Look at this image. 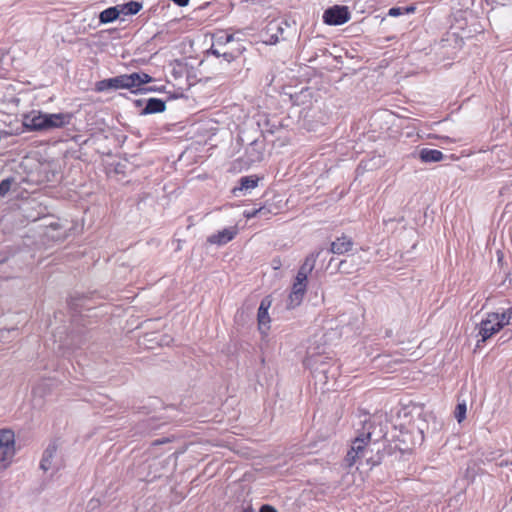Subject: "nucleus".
Returning <instances> with one entry per match:
<instances>
[{
	"mask_svg": "<svg viewBox=\"0 0 512 512\" xmlns=\"http://www.w3.org/2000/svg\"><path fill=\"white\" fill-rule=\"evenodd\" d=\"M371 426L370 422L366 423L364 431L359 433L352 441L345 458L348 466H353L357 463L374 466L379 463V449H376L377 442L372 440Z\"/></svg>",
	"mask_w": 512,
	"mask_h": 512,
	"instance_id": "obj_1",
	"label": "nucleus"
},
{
	"mask_svg": "<svg viewBox=\"0 0 512 512\" xmlns=\"http://www.w3.org/2000/svg\"><path fill=\"white\" fill-rule=\"evenodd\" d=\"M319 253L320 252L309 254L299 268L287 298L288 309H294L302 303L307 291L308 276L315 267Z\"/></svg>",
	"mask_w": 512,
	"mask_h": 512,
	"instance_id": "obj_2",
	"label": "nucleus"
},
{
	"mask_svg": "<svg viewBox=\"0 0 512 512\" xmlns=\"http://www.w3.org/2000/svg\"><path fill=\"white\" fill-rule=\"evenodd\" d=\"M508 325H512V307L502 312L488 313L478 326L480 339L477 346H479V342H485Z\"/></svg>",
	"mask_w": 512,
	"mask_h": 512,
	"instance_id": "obj_3",
	"label": "nucleus"
},
{
	"mask_svg": "<svg viewBox=\"0 0 512 512\" xmlns=\"http://www.w3.org/2000/svg\"><path fill=\"white\" fill-rule=\"evenodd\" d=\"M19 449L15 432L10 428L0 429V473L13 465Z\"/></svg>",
	"mask_w": 512,
	"mask_h": 512,
	"instance_id": "obj_4",
	"label": "nucleus"
},
{
	"mask_svg": "<svg viewBox=\"0 0 512 512\" xmlns=\"http://www.w3.org/2000/svg\"><path fill=\"white\" fill-rule=\"evenodd\" d=\"M272 306V298L266 296L260 302V306L257 311V323L258 330L262 336H267L271 328V317L269 315V309Z\"/></svg>",
	"mask_w": 512,
	"mask_h": 512,
	"instance_id": "obj_5",
	"label": "nucleus"
},
{
	"mask_svg": "<svg viewBox=\"0 0 512 512\" xmlns=\"http://www.w3.org/2000/svg\"><path fill=\"white\" fill-rule=\"evenodd\" d=\"M350 13L346 6L335 5L327 9L323 14V21L328 25H342L349 21Z\"/></svg>",
	"mask_w": 512,
	"mask_h": 512,
	"instance_id": "obj_6",
	"label": "nucleus"
},
{
	"mask_svg": "<svg viewBox=\"0 0 512 512\" xmlns=\"http://www.w3.org/2000/svg\"><path fill=\"white\" fill-rule=\"evenodd\" d=\"M22 123L29 131H45V113L32 110L23 115Z\"/></svg>",
	"mask_w": 512,
	"mask_h": 512,
	"instance_id": "obj_7",
	"label": "nucleus"
},
{
	"mask_svg": "<svg viewBox=\"0 0 512 512\" xmlns=\"http://www.w3.org/2000/svg\"><path fill=\"white\" fill-rule=\"evenodd\" d=\"M73 114L69 112L45 113V131L63 128L72 121Z\"/></svg>",
	"mask_w": 512,
	"mask_h": 512,
	"instance_id": "obj_8",
	"label": "nucleus"
},
{
	"mask_svg": "<svg viewBox=\"0 0 512 512\" xmlns=\"http://www.w3.org/2000/svg\"><path fill=\"white\" fill-rule=\"evenodd\" d=\"M238 234V228L236 226L224 228L207 238V243L211 245L223 246L228 242L232 241Z\"/></svg>",
	"mask_w": 512,
	"mask_h": 512,
	"instance_id": "obj_9",
	"label": "nucleus"
},
{
	"mask_svg": "<svg viewBox=\"0 0 512 512\" xmlns=\"http://www.w3.org/2000/svg\"><path fill=\"white\" fill-rule=\"evenodd\" d=\"M128 89H138L142 85L150 83L152 77L144 72L126 74Z\"/></svg>",
	"mask_w": 512,
	"mask_h": 512,
	"instance_id": "obj_10",
	"label": "nucleus"
},
{
	"mask_svg": "<svg viewBox=\"0 0 512 512\" xmlns=\"http://www.w3.org/2000/svg\"><path fill=\"white\" fill-rule=\"evenodd\" d=\"M353 243L347 236H341L331 243V252L344 254L352 249Z\"/></svg>",
	"mask_w": 512,
	"mask_h": 512,
	"instance_id": "obj_11",
	"label": "nucleus"
},
{
	"mask_svg": "<svg viewBox=\"0 0 512 512\" xmlns=\"http://www.w3.org/2000/svg\"><path fill=\"white\" fill-rule=\"evenodd\" d=\"M419 158L422 162H440L444 159V154L437 149L423 148L419 152Z\"/></svg>",
	"mask_w": 512,
	"mask_h": 512,
	"instance_id": "obj_12",
	"label": "nucleus"
},
{
	"mask_svg": "<svg viewBox=\"0 0 512 512\" xmlns=\"http://www.w3.org/2000/svg\"><path fill=\"white\" fill-rule=\"evenodd\" d=\"M259 178L256 176H245L240 179V186L235 187L233 189V193L236 194L237 191H248L250 189H254L258 185Z\"/></svg>",
	"mask_w": 512,
	"mask_h": 512,
	"instance_id": "obj_13",
	"label": "nucleus"
},
{
	"mask_svg": "<svg viewBox=\"0 0 512 512\" xmlns=\"http://www.w3.org/2000/svg\"><path fill=\"white\" fill-rule=\"evenodd\" d=\"M117 6L120 11V15L124 16L135 15L142 9V4L137 1H130Z\"/></svg>",
	"mask_w": 512,
	"mask_h": 512,
	"instance_id": "obj_14",
	"label": "nucleus"
},
{
	"mask_svg": "<svg viewBox=\"0 0 512 512\" xmlns=\"http://www.w3.org/2000/svg\"><path fill=\"white\" fill-rule=\"evenodd\" d=\"M120 11L118 9V6H113L105 9L102 11L99 15V20L101 23L107 24L115 21L120 17Z\"/></svg>",
	"mask_w": 512,
	"mask_h": 512,
	"instance_id": "obj_15",
	"label": "nucleus"
},
{
	"mask_svg": "<svg viewBox=\"0 0 512 512\" xmlns=\"http://www.w3.org/2000/svg\"><path fill=\"white\" fill-rule=\"evenodd\" d=\"M165 110V103L157 98H151L148 100L146 107L144 108L145 114L160 113Z\"/></svg>",
	"mask_w": 512,
	"mask_h": 512,
	"instance_id": "obj_16",
	"label": "nucleus"
},
{
	"mask_svg": "<svg viewBox=\"0 0 512 512\" xmlns=\"http://www.w3.org/2000/svg\"><path fill=\"white\" fill-rule=\"evenodd\" d=\"M54 454H55L54 449H47L44 452L43 458L40 462V467L42 470L48 471L52 468V461H53Z\"/></svg>",
	"mask_w": 512,
	"mask_h": 512,
	"instance_id": "obj_17",
	"label": "nucleus"
},
{
	"mask_svg": "<svg viewBox=\"0 0 512 512\" xmlns=\"http://www.w3.org/2000/svg\"><path fill=\"white\" fill-rule=\"evenodd\" d=\"M126 74L111 78L112 89H128Z\"/></svg>",
	"mask_w": 512,
	"mask_h": 512,
	"instance_id": "obj_18",
	"label": "nucleus"
},
{
	"mask_svg": "<svg viewBox=\"0 0 512 512\" xmlns=\"http://www.w3.org/2000/svg\"><path fill=\"white\" fill-rule=\"evenodd\" d=\"M455 417L459 423H461L466 417V404L460 403L456 407Z\"/></svg>",
	"mask_w": 512,
	"mask_h": 512,
	"instance_id": "obj_19",
	"label": "nucleus"
},
{
	"mask_svg": "<svg viewBox=\"0 0 512 512\" xmlns=\"http://www.w3.org/2000/svg\"><path fill=\"white\" fill-rule=\"evenodd\" d=\"M107 89H112V81L111 78L99 81L96 85L97 91H105Z\"/></svg>",
	"mask_w": 512,
	"mask_h": 512,
	"instance_id": "obj_20",
	"label": "nucleus"
},
{
	"mask_svg": "<svg viewBox=\"0 0 512 512\" xmlns=\"http://www.w3.org/2000/svg\"><path fill=\"white\" fill-rule=\"evenodd\" d=\"M12 181L10 179H4L0 182V196L6 195L11 188Z\"/></svg>",
	"mask_w": 512,
	"mask_h": 512,
	"instance_id": "obj_21",
	"label": "nucleus"
},
{
	"mask_svg": "<svg viewBox=\"0 0 512 512\" xmlns=\"http://www.w3.org/2000/svg\"><path fill=\"white\" fill-rule=\"evenodd\" d=\"M263 211H264L263 207H260L258 209H254V210H251V211H244V217L246 219H252V218L262 214Z\"/></svg>",
	"mask_w": 512,
	"mask_h": 512,
	"instance_id": "obj_22",
	"label": "nucleus"
},
{
	"mask_svg": "<svg viewBox=\"0 0 512 512\" xmlns=\"http://www.w3.org/2000/svg\"><path fill=\"white\" fill-rule=\"evenodd\" d=\"M402 14H403V10H402V8H399V7L390 8L388 11V15L392 16V17H397Z\"/></svg>",
	"mask_w": 512,
	"mask_h": 512,
	"instance_id": "obj_23",
	"label": "nucleus"
},
{
	"mask_svg": "<svg viewBox=\"0 0 512 512\" xmlns=\"http://www.w3.org/2000/svg\"><path fill=\"white\" fill-rule=\"evenodd\" d=\"M14 331L12 330H0V340H7L10 333Z\"/></svg>",
	"mask_w": 512,
	"mask_h": 512,
	"instance_id": "obj_24",
	"label": "nucleus"
},
{
	"mask_svg": "<svg viewBox=\"0 0 512 512\" xmlns=\"http://www.w3.org/2000/svg\"><path fill=\"white\" fill-rule=\"evenodd\" d=\"M260 512H277V510L270 505H263L260 509Z\"/></svg>",
	"mask_w": 512,
	"mask_h": 512,
	"instance_id": "obj_25",
	"label": "nucleus"
},
{
	"mask_svg": "<svg viewBox=\"0 0 512 512\" xmlns=\"http://www.w3.org/2000/svg\"><path fill=\"white\" fill-rule=\"evenodd\" d=\"M222 56H223V57L225 58V60H226V61H228V62H230V61H232V60H233V56H232V54H230V53H223V55H222Z\"/></svg>",
	"mask_w": 512,
	"mask_h": 512,
	"instance_id": "obj_26",
	"label": "nucleus"
},
{
	"mask_svg": "<svg viewBox=\"0 0 512 512\" xmlns=\"http://www.w3.org/2000/svg\"><path fill=\"white\" fill-rule=\"evenodd\" d=\"M210 51H211V53H212L213 55H215V56H217V57H219V56L221 55V54H220V52H219L217 49L211 48V50H210Z\"/></svg>",
	"mask_w": 512,
	"mask_h": 512,
	"instance_id": "obj_27",
	"label": "nucleus"
},
{
	"mask_svg": "<svg viewBox=\"0 0 512 512\" xmlns=\"http://www.w3.org/2000/svg\"><path fill=\"white\" fill-rule=\"evenodd\" d=\"M305 365H306L307 367L312 368L313 363H312L311 359H307V360L305 361Z\"/></svg>",
	"mask_w": 512,
	"mask_h": 512,
	"instance_id": "obj_28",
	"label": "nucleus"
},
{
	"mask_svg": "<svg viewBox=\"0 0 512 512\" xmlns=\"http://www.w3.org/2000/svg\"><path fill=\"white\" fill-rule=\"evenodd\" d=\"M233 40V36L232 35H226V38H225V42L226 43H229Z\"/></svg>",
	"mask_w": 512,
	"mask_h": 512,
	"instance_id": "obj_29",
	"label": "nucleus"
},
{
	"mask_svg": "<svg viewBox=\"0 0 512 512\" xmlns=\"http://www.w3.org/2000/svg\"><path fill=\"white\" fill-rule=\"evenodd\" d=\"M413 11H414V8H413V7L406 8V12H407V13H410V12H413Z\"/></svg>",
	"mask_w": 512,
	"mask_h": 512,
	"instance_id": "obj_30",
	"label": "nucleus"
},
{
	"mask_svg": "<svg viewBox=\"0 0 512 512\" xmlns=\"http://www.w3.org/2000/svg\"><path fill=\"white\" fill-rule=\"evenodd\" d=\"M274 263H275L274 267L278 268V266L280 265V261L279 260L278 261H274Z\"/></svg>",
	"mask_w": 512,
	"mask_h": 512,
	"instance_id": "obj_31",
	"label": "nucleus"
},
{
	"mask_svg": "<svg viewBox=\"0 0 512 512\" xmlns=\"http://www.w3.org/2000/svg\"><path fill=\"white\" fill-rule=\"evenodd\" d=\"M169 342H170V339H168V338H167V339L165 340L164 344L168 345V344H169Z\"/></svg>",
	"mask_w": 512,
	"mask_h": 512,
	"instance_id": "obj_32",
	"label": "nucleus"
},
{
	"mask_svg": "<svg viewBox=\"0 0 512 512\" xmlns=\"http://www.w3.org/2000/svg\"><path fill=\"white\" fill-rule=\"evenodd\" d=\"M419 432H420V434H421V435H423V430H422V429H419ZM420 438H421V440H422V439H423V436H421Z\"/></svg>",
	"mask_w": 512,
	"mask_h": 512,
	"instance_id": "obj_33",
	"label": "nucleus"
},
{
	"mask_svg": "<svg viewBox=\"0 0 512 512\" xmlns=\"http://www.w3.org/2000/svg\"><path fill=\"white\" fill-rule=\"evenodd\" d=\"M242 512H253V511H251V510H244V511H242Z\"/></svg>",
	"mask_w": 512,
	"mask_h": 512,
	"instance_id": "obj_34",
	"label": "nucleus"
}]
</instances>
